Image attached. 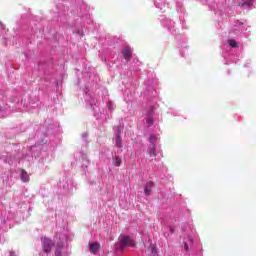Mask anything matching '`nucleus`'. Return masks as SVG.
Masks as SVG:
<instances>
[{
  "label": "nucleus",
  "instance_id": "nucleus-1",
  "mask_svg": "<svg viewBox=\"0 0 256 256\" xmlns=\"http://www.w3.org/2000/svg\"><path fill=\"white\" fill-rule=\"evenodd\" d=\"M120 251L123 253L127 247H135V241L131 239V236H121L120 238Z\"/></svg>",
  "mask_w": 256,
  "mask_h": 256
},
{
  "label": "nucleus",
  "instance_id": "nucleus-2",
  "mask_svg": "<svg viewBox=\"0 0 256 256\" xmlns=\"http://www.w3.org/2000/svg\"><path fill=\"white\" fill-rule=\"evenodd\" d=\"M122 55L124 59H126L127 61H130L131 57H133V51L131 50V47L129 46L124 47V49L122 50Z\"/></svg>",
  "mask_w": 256,
  "mask_h": 256
},
{
  "label": "nucleus",
  "instance_id": "nucleus-3",
  "mask_svg": "<svg viewBox=\"0 0 256 256\" xmlns=\"http://www.w3.org/2000/svg\"><path fill=\"white\" fill-rule=\"evenodd\" d=\"M153 187H155V183H153L152 181L147 182L144 186L145 195H147V196L151 195V193L153 191Z\"/></svg>",
  "mask_w": 256,
  "mask_h": 256
},
{
  "label": "nucleus",
  "instance_id": "nucleus-4",
  "mask_svg": "<svg viewBox=\"0 0 256 256\" xmlns=\"http://www.w3.org/2000/svg\"><path fill=\"white\" fill-rule=\"evenodd\" d=\"M89 247H90V252H92L93 255H95L97 253V251H99V248L101 247V245H99V243L95 242V243H90Z\"/></svg>",
  "mask_w": 256,
  "mask_h": 256
},
{
  "label": "nucleus",
  "instance_id": "nucleus-5",
  "mask_svg": "<svg viewBox=\"0 0 256 256\" xmlns=\"http://www.w3.org/2000/svg\"><path fill=\"white\" fill-rule=\"evenodd\" d=\"M20 179L24 183H29V174H27V171H25V170L21 171Z\"/></svg>",
  "mask_w": 256,
  "mask_h": 256
},
{
  "label": "nucleus",
  "instance_id": "nucleus-6",
  "mask_svg": "<svg viewBox=\"0 0 256 256\" xmlns=\"http://www.w3.org/2000/svg\"><path fill=\"white\" fill-rule=\"evenodd\" d=\"M147 125L148 127H151V125H153L154 123V119H153V108H152V113L148 114V117L146 119Z\"/></svg>",
  "mask_w": 256,
  "mask_h": 256
},
{
  "label": "nucleus",
  "instance_id": "nucleus-7",
  "mask_svg": "<svg viewBox=\"0 0 256 256\" xmlns=\"http://www.w3.org/2000/svg\"><path fill=\"white\" fill-rule=\"evenodd\" d=\"M113 163L116 167H121V163H123V160L119 156H115L113 159Z\"/></svg>",
  "mask_w": 256,
  "mask_h": 256
},
{
  "label": "nucleus",
  "instance_id": "nucleus-8",
  "mask_svg": "<svg viewBox=\"0 0 256 256\" xmlns=\"http://www.w3.org/2000/svg\"><path fill=\"white\" fill-rule=\"evenodd\" d=\"M116 147H123V140L121 139V135L117 134L116 135Z\"/></svg>",
  "mask_w": 256,
  "mask_h": 256
},
{
  "label": "nucleus",
  "instance_id": "nucleus-9",
  "mask_svg": "<svg viewBox=\"0 0 256 256\" xmlns=\"http://www.w3.org/2000/svg\"><path fill=\"white\" fill-rule=\"evenodd\" d=\"M148 154L150 157H155L157 156V150H155V146H152L148 150Z\"/></svg>",
  "mask_w": 256,
  "mask_h": 256
},
{
  "label": "nucleus",
  "instance_id": "nucleus-10",
  "mask_svg": "<svg viewBox=\"0 0 256 256\" xmlns=\"http://www.w3.org/2000/svg\"><path fill=\"white\" fill-rule=\"evenodd\" d=\"M228 44L230 45V47H232L233 49H237V47H239V44L237 43V41L231 39L228 40Z\"/></svg>",
  "mask_w": 256,
  "mask_h": 256
},
{
  "label": "nucleus",
  "instance_id": "nucleus-11",
  "mask_svg": "<svg viewBox=\"0 0 256 256\" xmlns=\"http://www.w3.org/2000/svg\"><path fill=\"white\" fill-rule=\"evenodd\" d=\"M63 249V244L59 243L55 251V256H61V250Z\"/></svg>",
  "mask_w": 256,
  "mask_h": 256
},
{
  "label": "nucleus",
  "instance_id": "nucleus-12",
  "mask_svg": "<svg viewBox=\"0 0 256 256\" xmlns=\"http://www.w3.org/2000/svg\"><path fill=\"white\" fill-rule=\"evenodd\" d=\"M251 5H253V0H249L248 2L244 1L242 3V7H251Z\"/></svg>",
  "mask_w": 256,
  "mask_h": 256
},
{
  "label": "nucleus",
  "instance_id": "nucleus-13",
  "mask_svg": "<svg viewBox=\"0 0 256 256\" xmlns=\"http://www.w3.org/2000/svg\"><path fill=\"white\" fill-rule=\"evenodd\" d=\"M149 141H150V143H155V141H156L155 135H151L149 137Z\"/></svg>",
  "mask_w": 256,
  "mask_h": 256
},
{
  "label": "nucleus",
  "instance_id": "nucleus-14",
  "mask_svg": "<svg viewBox=\"0 0 256 256\" xmlns=\"http://www.w3.org/2000/svg\"><path fill=\"white\" fill-rule=\"evenodd\" d=\"M184 249L185 251H189V245L187 244V242H184Z\"/></svg>",
  "mask_w": 256,
  "mask_h": 256
}]
</instances>
